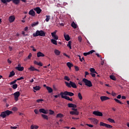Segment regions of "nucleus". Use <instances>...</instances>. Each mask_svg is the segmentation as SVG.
Returning a JSON list of instances; mask_svg holds the SVG:
<instances>
[{"instance_id":"20","label":"nucleus","mask_w":129,"mask_h":129,"mask_svg":"<svg viewBox=\"0 0 129 129\" xmlns=\"http://www.w3.org/2000/svg\"><path fill=\"white\" fill-rule=\"evenodd\" d=\"M64 37L66 41H69L70 40V37L69 36V35L68 34L66 35L65 33H64Z\"/></svg>"},{"instance_id":"25","label":"nucleus","mask_w":129,"mask_h":129,"mask_svg":"<svg viewBox=\"0 0 129 129\" xmlns=\"http://www.w3.org/2000/svg\"><path fill=\"white\" fill-rule=\"evenodd\" d=\"M67 66H68V67H69L70 69H71V67H73V64H72L70 62H67Z\"/></svg>"},{"instance_id":"24","label":"nucleus","mask_w":129,"mask_h":129,"mask_svg":"<svg viewBox=\"0 0 129 129\" xmlns=\"http://www.w3.org/2000/svg\"><path fill=\"white\" fill-rule=\"evenodd\" d=\"M41 116L44 119H46V120H48L49 119V117H48V115L44 114H41Z\"/></svg>"},{"instance_id":"26","label":"nucleus","mask_w":129,"mask_h":129,"mask_svg":"<svg viewBox=\"0 0 129 129\" xmlns=\"http://www.w3.org/2000/svg\"><path fill=\"white\" fill-rule=\"evenodd\" d=\"M31 129H38L39 128V126L36 125H31L30 126Z\"/></svg>"},{"instance_id":"29","label":"nucleus","mask_w":129,"mask_h":129,"mask_svg":"<svg viewBox=\"0 0 129 129\" xmlns=\"http://www.w3.org/2000/svg\"><path fill=\"white\" fill-rule=\"evenodd\" d=\"M78 97L80 100H82V99H83V97H82V95H81V93H78Z\"/></svg>"},{"instance_id":"23","label":"nucleus","mask_w":129,"mask_h":129,"mask_svg":"<svg viewBox=\"0 0 129 129\" xmlns=\"http://www.w3.org/2000/svg\"><path fill=\"white\" fill-rule=\"evenodd\" d=\"M34 63L35 65H38V66H41V67L43 66V63H42V62H38V61L35 60L34 61Z\"/></svg>"},{"instance_id":"32","label":"nucleus","mask_w":129,"mask_h":129,"mask_svg":"<svg viewBox=\"0 0 129 129\" xmlns=\"http://www.w3.org/2000/svg\"><path fill=\"white\" fill-rule=\"evenodd\" d=\"M64 116V115H63V114L62 113H58L56 115V117L57 118H61V117H63Z\"/></svg>"},{"instance_id":"53","label":"nucleus","mask_w":129,"mask_h":129,"mask_svg":"<svg viewBox=\"0 0 129 129\" xmlns=\"http://www.w3.org/2000/svg\"><path fill=\"white\" fill-rule=\"evenodd\" d=\"M78 40H79V42H81V41H82V38H81V37L79 36L78 37Z\"/></svg>"},{"instance_id":"38","label":"nucleus","mask_w":129,"mask_h":129,"mask_svg":"<svg viewBox=\"0 0 129 129\" xmlns=\"http://www.w3.org/2000/svg\"><path fill=\"white\" fill-rule=\"evenodd\" d=\"M12 87L13 89H17L18 88V84H13Z\"/></svg>"},{"instance_id":"33","label":"nucleus","mask_w":129,"mask_h":129,"mask_svg":"<svg viewBox=\"0 0 129 129\" xmlns=\"http://www.w3.org/2000/svg\"><path fill=\"white\" fill-rule=\"evenodd\" d=\"M90 72H91L92 73H96V74H97V72H96V71H95V69H94V68H90Z\"/></svg>"},{"instance_id":"12","label":"nucleus","mask_w":129,"mask_h":129,"mask_svg":"<svg viewBox=\"0 0 129 129\" xmlns=\"http://www.w3.org/2000/svg\"><path fill=\"white\" fill-rule=\"evenodd\" d=\"M29 15L30 16H32V17H35L36 16V13H35V11L33 9L31 10L29 13Z\"/></svg>"},{"instance_id":"34","label":"nucleus","mask_w":129,"mask_h":129,"mask_svg":"<svg viewBox=\"0 0 129 129\" xmlns=\"http://www.w3.org/2000/svg\"><path fill=\"white\" fill-rule=\"evenodd\" d=\"M33 89L37 91V90H40V89H41V87H40V86H36L33 87Z\"/></svg>"},{"instance_id":"56","label":"nucleus","mask_w":129,"mask_h":129,"mask_svg":"<svg viewBox=\"0 0 129 129\" xmlns=\"http://www.w3.org/2000/svg\"><path fill=\"white\" fill-rule=\"evenodd\" d=\"M11 129H17L18 128L17 126H11Z\"/></svg>"},{"instance_id":"30","label":"nucleus","mask_w":129,"mask_h":129,"mask_svg":"<svg viewBox=\"0 0 129 129\" xmlns=\"http://www.w3.org/2000/svg\"><path fill=\"white\" fill-rule=\"evenodd\" d=\"M108 121H109V122H111V123H115V121L113 119H111L110 118H108L107 119Z\"/></svg>"},{"instance_id":"28","label":"nucleus","mask_w":129,"mask_h":129,"mask_svg":"<svg viewBox=\"0 0 129 129\" xmlns=\"http://www.w3.org/2000/svg\"><path fill=\"white\" fill-rule=\"evenodd\" d=\"M15 75H16V73H15V72L13 71L11 72H10L9 77H13V76H15Z\"/></svg>"},{"instance_id":"60","label":"nucleus","mask_w":129,"mask_h":129,"mask_svg":"<svg viewBox=\"0 0 129 129\" xmlns=\"http://www.w3.org/2000/svg\"><path fill=\"white\" fill-rule=\"evenodd\" d=\"M91 75L92 77H95V76H96V75L93 73H91Z\"/></svg>"},{"instance_id":"1","label":"nucleus","mask_w":129,"mask_h":129,"mask_svg":"<svg viewBox=\"0 0 129 129\" xmlns=\"http://www.w3.org/2000/svg\"><path fill=\"white\" fill-rule=\"evenodd\" d=\"M1 3H3V4H4L6 6H8V3H11V2H12V3L16 6L20 5V0H1Z\"/></svg>"},{"instance_id":"11","label":"nucleus","mask_w":129,"mask_h":129,"mask_svg":"<svg viewBox=\"0 0 129 129\" xmlns=\"http://www.w3.org/2000/svg\"><path fill=\"white\" fill-rule=\"evenodd\" d=\"M15 20H16V17H15V16L14 15L11 16L9 18V21L10 23H14Z\"/></svg>"},{"instance_id":"39","label":"nucleus","mask_w":129,"mask_h":129,"mask_svg":"<svg viewBox=\"0 0 129 129\" xmlns=\"http://www.w3.org/2000/svg\"><path fill=\"white\" fill-rule=\"evenodd\" d=\"M72 43V42H71V41H70L68 42V44H67V46L69 47L70 49H72V48L71 47Z\"/></svg>"},{"instance_id":"35","label":"nucleus","mask_w":129,"mask_h":129,"mask_svg":"<svg viewBox=\"0 0 129 129\" xmlns=\"http://www.w3.org/2000/svg\"><path fill=\"white\" fill-rule=\"evenodd\" d=\"M54 53H55V54L56 55H60V51H59L58 50L55 49V50H54Z\"/></svg>"},{"instance_id":"3","label":"nucleus","mask_w":129,"mask_h":129,"mask_svg":"<svg viewBox=\"0 0 129 129\" xmlns=\"http://www.w3.org/2000/svg\"><path fill=\"white\" fill-rule=\"evenodd\" d=\"M12 113H13V111L7 110L5 111L1 112L0 116L3 118H6L7 116H9V115H10V114H12Z\"/></svg>"},{"instance_id":"41","label":"nucleus","mask_w":129,"mask_h":129,"mask_svg":"<svg viewBox=\"0 0 129 129\" xmlns=\"http://www.w3.org/2000/svg\"><path fill=\"white\" fill-rule=\"evenodd\" d=\"M56 33H57V30H55V31H54L53 32H52L51 33L52 37H53L54 36H56Z\"/></svg>"},{"instance_id":"4","label":"nucleus","mask_w":129,"mask_h":129,"mask_svg":"<svg viewBox=\"0 0 129 129\" xmlns=\"http://www.w3.org/2000/svg\"><path fill=\"white\" fill-rule=\"evenodd\" d=\"M64 83L66 86L69 87V88H71V87H73V88H77V86H76V84L72 81H70V83L65 82Z\"/></svg>"},{"instance_id":"50","label":"nucleus","mask_w":129,"mask_h":129,"mask_svg":"<svg viewBox=\"0 0 129 129\" xmlns=\"http://www.w3.org/2000/svg\"><path fill=\"white\" fill-rule=\"evenodd\" d=\"M22 79H24V77H21L20 78H18V79H17V81H20V80H22Z\"/></svg>"},{"instance_id":"63","label":"nucleus","mask_w":129,"mask_h":129,"mask_svg":"<svg viewBox=\"0 0 129 129\" xmlns=\"http://www.w3.org/2000/svg\"><path fill=\"white\" fill-rule=\"evenodd\" d=\"M8 63H9V64H11L12 63V61L11 60H10V59H8Z\"/></svg>"},{"instance_id":"31","label":"nucleus","mask_w":129,"mask_h":129,"mask_svg":"<svg viewBox=\"0 0 129 129\" xmlns=\"http://www.w3.org/2000/svg\"><path fill=\"white\" fill-rule=\"evenodd\" d=\"M51 42L54 45H57V40H56L55 39H51Z\"/></svg>"},{"instance_id":"15","label":"nucleus","mask_w":129,"mask_h":129,"mask_svg":"<svg viewBox=\"0 0 129 129\" xmlns=\"http://www.w3.org/2000/svg\"><path fill=\"white\" fill-rule=\"evenodd\" d=\"M70 114H72V115H79V112L78 111H72L70 112Z\"/></svg>"},{"instance_id":"55","label":"nucleus","mask_w":129,"mask_h":129,"mask_svg":"<svg viewBox=\"0 0 129 129\" xmlns=\"http://www.w3.org/2000/svg\"><path fill=\"white\" fill-rule=\"evenodd\" d=\"M117 98L118 99H120L121 98V95H118L117 96Z\"/></svg>"},{"instance_id":"13","label":"nucleus","mask_w":129,"mask_h":129,"mask_svg":"<svg viewBox=\"0 0 129 129\" xmlns=\"http://www.w3.org/2000/svg\"><path fill=\"white\" fill-rule=\"evenodd\" d=\"M29 70H30V71H37V72H40V70L35 68V67L32 66H30V68L29 69Z\"/></svg>"},{"instance_id":"51","label":"nucleus","mask_w":129,"mask_h":129,"mask_svg":"<svg viewBox=\"0 0 129 129\" xmlns=\"http://www.w3.org/2000/svg\"><path fill=\"white\" fill-rule=\"evenodd\" d=\"M87 126H89V127H93V125L90 124H86Z\"/></svg>"},{"instance_id":"64","label":"nucleus","mask_w":129,"mask_h":129,"mask_svg":"<svg viewBox=\"0 0 129 129\" xmlns=\"http://www.w3.org/2000/svg\"><path fill=\"white\" fill-rule=\"evenodd\" d=\"M72 110H74V111H77V109H75V108H73Z\"/></svg>"},{"instance_id":"7","label":"nucleus","mask_w":129,"mask_h":129,"mask_svg":"<svg viewBox=\"0 0 129 129\" xmlns=\"http://www.w3.org/2000/svg\"><path fill=\"white\" fill-rule=\"evenodd\" d=\"M100 125L101 126H105V127H107L108 128H112V125L108 124H106L103 122H100Z\"/></svg>"},{"instance_id":"18","label":"nucleus","mask_w":129,"mask_h":129,"mask_svg":"<svg viewBox=\"0 0 129 129\" xmlns=\"http://www.w3.org/2000/svg\"><path fill=\"white\" fill-rule=\"evenodd\" d=\"M60 95L61 96V98H64V99H66L67 100H70V97L69 96H64V94H61V93H60Z\"/></svg>"},{"instance_id":"44","label":"nucleus","mask_w":129,"mask_h":129,"mask_svg":"<svg viewBox=\"0 0 129 129\" xmlns=\"http://www.w3.org/2000/svg\"><path fill=\"white\" fill-rule=\"evenodd\" d=\"M64 80H67V81H70V78H69V77H68V76H64Z\"/></svg>"},{"instance_id":"21","label":"nucleus","mask_w":129,"mask_h":129,"mask_svg":"<svg viewBox=\"0 0 129 129\" xmlns=\"http://www.w3.org/2000/svg\"><path fill=\"white\" fill-rule=\"evenodd\" d=\"M46 89L48 91V93H52V92H53V89L50 87L47 86Z\"/></svg>"},{"instance_id":"43","label":"nucleus","mask_w":129,"mask_h":129,"mask_svg":"<svg viewBox=\"0 0 129 129\" xmlns=\"http://www.w3.org/2000/svg\"><path fill=\"white\" fill-rule=\"evenodd\" d=\"M17 81H18V80H17V79L15 80L14 81L10 83V85H13L14 84H16V83L17 82Z\"/></svg>"},{"instance_id":"22","label":"nucleus","mask_w":129,"mask_h":129,"mask_svg":"<svg viewBox=\"0 0 129 129\" xmlns=\"http://www.w3.org/2000/svg\"><path fill=\"white\" fill-rule=\"evenodd\" d=\"M15 69L18 70V71H24V67H16Z\"/></svg>"},{"instance_id":"45","label":"nucleus","mask_w":129,"mask_h":129,"mask_svg":"<svg viewBox=\"0 0 129 129\" xmlns=\"http://www.w3.org/2000/svg\"><path fill=\"white\" fill-rule=\"evenodd\" d=\"M39 24V22H34L32 24V27H35V26H37Z\"/></svg>"},{"instance_id":"8","label":"nucleus","mask_w":129,"mask_h":129,"mask_svg":"<svg viewBox=\"0 0 129 129\" xmlns=\"http://www.w3.org/2000/svg\"><path fill=\"white\" fill-rule=\"evenodd\" d=\"M13 95H14V98L16 101H18V100H19V97H20V95H21L20 92L19 91L16 92L13 94Z\"/></svg>"},{"instance_id":"40","label":"nucleus","mask_w":129,"mask_h":129,"mask_svg":"<svg viewBox=\"0 0 129 129\" xmlns=\"http://www.w3.org/2000/svg\"><path fill=\"white\" fill-rule=\"evenodd\" d=\"M114 100H115V101L117 102V103H120V104H122V102H120L119 100L116 98L114 99Z\"/></svg>"},{"instance_id":"58","label":"nucleus","mask_w":129,"mask_h":129,"mask_svg":"<svg viewBox=\"0 0 129 129\" xmlns=\"http://www.w3.org/2000/svg\"><path fill=\"white\" fill-rule=\"evenodd\" d=\"M79 57V59L81 62H83V60H82V58H81V56L80 55H78Z\"/></svg>"},{"instance_id":"36","label":"nucleus","mask_w":129,"mask_h":129,"mask_svg":"<svg viewBox=\"0 0 129 129\" xmlns=\"http://www.w3.org/2000/svg\"><path fill=\"white\" fill-rule=\"evenodd\" d=\"M110 79H111L112 80H114L115 81L116 80V78H115V77L113 75H110Z\"/></svg>"},{"instance_id":"10","label":"nucleus","mask_w":129,"mask_h":129,"mask_svg":"<svg viewBox=\"0 0 129 129\" xmlns=\"http://www.w3.org/2000/svg\"><path fill=\"white\" fill-rule=\"evenodd\" d=\"M39 112H40V113H43L44 114H48V110L44 108L39 109Z\"/></svg>"},{"instance_id":"14","label":"nucleus","mask_w":129,"mask_h":129,"mask_svg":"<svg viewBox=\"0 0 129 129\" xmlns=\"http://www.w3.org/2000/svg\"><path fill=\"white\" fill-rule=\"evenodd\" d=\"M34 11L36 12L37 14H41V12H42V9L40 8V7H36V8L34 9Z\"/></svg>"},{"instance_id":"52","label":"nucleus","mask_w":129,"mask_h":129,"mask_svg":"<svg viewBox=\"0 0 129 129\" xmlns=\"http://www.w3.org/2000/svg\"><path fill=\"white\" fill-rule=\"evenodd\" d=\"M76 71H79V68L78 67L75 66V67Z\"/></svg>"},{"instance_id":"62","label":"nucleus","mask_w":129,"mask_h":129,"mask_svg":"<svg viewBox=\"0 0 129 129\" xmlns=\"http://www.w3.org/2000/svg\"><path fill=\"white\" fill-rule=\"evenodd\" d=\"M13 110L17 111V110H18V108H17V107H13Z\"/></svg>"},{"instance_id":"59","label":"nucleus","mask_w":129,"mask_h":129,"mask_svg":"<svg viewBox=\"0 0 129 129\" xmlns=\"http://www.w3.org/2000/svg\"><path fill=\"white\" fill-rule=\"evenodd\" d=\"M55 98H58L60 96V95H54L53 96Z\"/></svg>"},{"instance_id":"47","label":"nucleus","mask_w":129,"mask_h":129,"mask_svg":"<svg viewBox=\"0 0 129 129\" xmlns=\"http://www.w3.org/2000/svg\"><path fill=\"white\" fill-rule=\"evenodd\" d=\"M49 114H54V111L51 109L49 110Z\"/></svg>"},{"instance_id":"42","label":"nucleus","mask_w":129,"mask_h":129,"mask_svg":"<svg viewBox=\"0 0 129 129\" xmlns=\"http://www.w3.org/2000/svg\"><path fill=\"white\" fill-rule=\"evenodd\" d=\"M32 57V53H29L28 55V57H27L26 59H25V61H26L27 59H30Z\"/></svg>"},{"instance_id":"54","label":"nucleus","mask_w":129,"mask_h":129,"mask_svg":"<svg viewBox=\"0 0 129 129\" xmlns=\"http://www.w3.org/2000/svg\"><path fill=\"white\" fill-rule=\"evenodd\" d=\"M89 75V73L88 72H85V77L86 78V76Z\"/></svg>"},{"instance_id":"27","label":"nucleus","mask_w":129,"mask_h":129,"mask_svg":"<svg viewBox=\"0 0 129 129\" xmlns=\"http://www.w3.org/2000/svg\"><path fill=\"white\" fill-rule=\"evenodd\" d=\"M71 26L72 28H74V29H76L77 28V25H76L74 22L72 23Z\"/></svg>"},{"instance_id":"19","label":"nucleus","mask_w":129,"mask_h":129,"mask_svg":"<svg viewBox=\"0 0 129 129\" xmlns=\"http://www.w3.org/2000/svg\"><path fill=\"white\" fill-rule=\"evenodd\" d=\"M37 56L38 57H45V54H44V53H42V52L39 51L38 52H37Z\"/></svg>"},{"instance_id":"37","label":"nucleus","mask_w":129,"mask_h":129,"mask_svg":"<svg viewBox=\"0 0 129 129\" xmlns=\"http://www.w3.org/2000/svg\"><path fill=\"white\" fill-rule=\"evenodd\" d=\"M46 18L45 19L46 22H49V21H50V16L49 15H46Z\"/></svg>"},{"instance_id":"57","label":"nucleus","mask_w":129,"mask_h":129,"mask_svg":"<svg viewBox=\"0 0 129 129\" xmlns=\"http://www.w3.org/2000/svg\"><path fill=\"white\" fill-rule=\"evenodd\" d=\"M89 52H90V54H93V53H94V52H95V50H92Z\"/></svg>"},{"instance_id":"9","label":"nucleus","mask_w":129,"mask_h":129,"mask_svg":"<svg viewBox=\"0 0 129 129\" xmlns=\"http://www.w3.org/2000/svg\"><path fill=\"white\" fill-rule=\"evenodd\" d=\"M93 114H94V115H96L97 116H103V114H102V112L98 111H94L93 112Z\"/></svg>"},{"instance_id":"5","label":"nucleus","mask_w":129,"mask_h":129,"mask_svg":"<svg viewBox=\"0 0 129 129\" xmlns=\"http://www.w3.org/2000/svg\"><path fill=\"white\" fill-rule=\"evenodd\" d=\"M82 81L84 82V83H85V85L86 86H88V87H92V83L91 81L87 80L86 78L83 79Z\"/></svg>"},{"instance_id":"17","label":"nucleus","mask_w":129,"mask_h":129,"mask_svg":"<svg viewBox=\"0 0 129 129\" xmlns=\"http://www.w3.org/2000/svg\"><path fill=\"white\" fill-rule=\"evenodd\" d=\"M109 97H107V96H101L100 97V99L101 101H105V100H108L109 99Z\"/></svg>"},{"instance_id":"16","label":"nucleus","mask_w":129,"mask_h":129,"mask_svg":"<svg viewBox=\"0 0 129 129\" xmlns=\"http://www.w3.org/2000/svg\"><path fill=\"white\" fill-rule=\"evenodd\" d=\"M68 107H70V108H76V107H77V105L74 104H73V103H68Z\"/></svg>"},{"instance_id":"48","label":"nucleus","mask_w":129,"mask_h":129,"mask_svg":"<svg viewBox=\"0 0 129 129\" xmlns=\"http://www.w3.org/2000/svg\"><path fill=\"white\" fill-rule=\"evenodd\" d=\"M34 112L36 114H39V112H40V111L38 110V109H35L34 110Z\"/></svg>"},{"instance_id":"46","label":"nucleus","mask_w":129,"mask_h":129,"mask_svg":"<svg viewBox=\"0 0 129 129\" xmlns=\"http://www.w3.org/2000/svg\"><path fill=\"white\" fill-rule=\"evenodd\" d=\"M36 101L39 103L40 102H42V101H44V100L42 99H39L38 100H36Z\"/></svg>"},{"instance_id":"61","label":"nucleus","mask_w":129,"mask_h":129,"mask_svg":"<svg viewBox=\"0 0 129 129\" xmlns=\"http://www.w3.org/2000/svg\"><path fill=\"white\" fill-rule=\"evenodd\" d=\"M96 56H97V57H98L99 58H100V57H101V55H99V53H96Z\"/></svg>"},{"instance_id":"2","label":"nucleus","mask_w":129,"mask_h":129,"mask_svg":"<svg viewBox=\"0 0 129 129\" xmlns=\"http://www.w3.org/2000/svg\"><path fill=\"white\" fill-rule=\"evenodd\" d=\"M33 37H45L46 36V32L43 30H37L35 33L33 34Z\"/></svg>"},{"instance_id":"49","label":"nucleus","mask_w":129,"mask_h":129,"mask_svg":"<svg viewBox=\"0 0 129 129\" xmlns=\"http://www.w3.org/2000/svg\"><path fill=\"white\" fill-rule=\"evenodd\" d=\"M53 37V38L54 39V40H58V36L57 35H54L53 36H52Z\"/></svg>"},{"instance_id":"6","label":"nucleus","mask_w":129,"mask_h":129,"mask_svg":"<svg viewBox=\"0 0 129 129\" xmlns=\"http://www.w3.org/2000/svg\"><path fill=\"white\" fill-rule=\"evenodd\" d=\"M60 93L61 95L64 94V95H66L67 96H74V93L67 91H66L64 92H61Z\"/></svg>"}]
</instances>
